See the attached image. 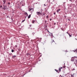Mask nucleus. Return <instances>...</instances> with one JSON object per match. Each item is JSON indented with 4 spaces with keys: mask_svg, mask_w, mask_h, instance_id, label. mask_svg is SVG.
Masks as SVG:
<instances>
[{
    "mask_svg": "<svg viewBox=\"0 0 77 77\" xmlns=\"http://www.w3.org/2000/svg\"><path fill=\"white\" fill-rule=\"evenodd\" d=\"M47 23V21L46 20L45 21V23Z\"/></svg>",
    "mask_w": 77,
    "mask_h": 77,
    "instance_id": "23",
    "label": "nucleus"
},
{
    "mask_svg": "<svg viewBox=\"0 0 77 77\" xmlns=\"http://www.w3.org/2000/svg\"><path fill=\"white\" fill-rule=\"evenodd\" d=\"M55 71H56V72H59L58 70H56V69H55Z\"/></svg>",
    "mask_w": 77,
    "mask_h": 77,
    "instance_id": "10",
    "label": "nucleus"
},
{
    "mask_svg": "<svg viewBox=\"0 0 77 77\" xmlns=\"http://www.w3.org/2000/svg\"><path fill=\"white\" fill-rule=\"evenodd\" d=\"M6 0H3V2H4L3 5H5V3H6Z\"/></svg>",
    "mask_w": 77,
    "mask_h": 77,
    "instance_id": "6",
    "label": "nucleus"
},
{
    "mask_svg": "<svg viewBox=\"0 0 77 77\" xmlns=\"http://www.w3.org/2000/svg\"><path fill=\"white\" fill-rule=\"evenodd\" d=\"M74 74H73V75H72V74H71V75L72 77H74Z\"/></svg>",
    "mask_w": 77,
    "mask_h": 77,
    "instance_id": "12",
    "label": "nucleus"
},
{
    "mask_svg": "<svg viewBox=\"0 0 77 77\" xmlns=\"http://www.w3.org/2000/svg\"><path fill=\"white\" fill-rule=\"evenodd\" d=\"M35 23V20H33L32 21V23H33H33Z\"/></svg>",
    "mask_w": 77,
    "mask_h": 77,
    "instance_id": "16",
    "label": "nucleus"
},
{
    "mask_svg": "<svg viewBox=\"0 0 77 77\" xmlns=\"http://www.w3.org/2000/svg\"><path fill=\"white\" fill-rule=\"evenodd\" d=\"M66 33H67V34H68V33H68V32H66Z\"/></svg>",
    "mask_w": 77,
    "mask_h": 77,
    "instance_id": "32",
    "label": "nucleus"
},
{
    "mask_svg": "<svg viewBox=\"0 0 77 77\" xmlns=\"http://www.w3.org/2000/svg\"><path fill=\"white\" fill-rule=\"evenodd\" d=\"M14 50H11V52H14Z\"/></svg>",
    "mask_w": 77,
    "mask_h": 77,
    "instance_id": "17",
    "label": "nucleus"
},
{
    "mask_svg": "<svg viewBox=\"0 0 77 77\" xmlns=\"http://www.w3.org/2000/svg\"><path fill=\"white\" fill-rule=\"evenodd\" d=\"M16 57V56L14 55L12 57V58H14V57Z\"/></svg>",
    "mask_w": 77,
    "mask_h": 77,
    "instance_id": "9",
    "label": "nucleus"
},
{
    "mask_svg": "<svg viewBox=\"0 0 77 77\" xmlns=\"http://www.w3.org/2000/svg\"><path fill=\"white\" fill-rule=\"evenodd\" d=\"M74 70H75V69H72V71H74Z\"/></svg>",
    "mask_w": 77,
    "mask_h": 77,
    "instance_id": "21",
    "label": "nucleus"
},
{
    "mask_svg": "<svg viewBox=\"0 0 77 77\" xmlns=\"http://www.w3.org/2000/svg\"><path fill=\"white\" fill-rule=\"evenodd\" d=\"M68 20H69V21H70V20H69V19H68Z\"/></svg>",
    "mask_w": 77,
    "mask_h": 77,
    "instance_id": "35",
    "label": "nucleus"
},
{
    "mask_svg": "<svg viewBox=\"0 0 77 77\" xmlns=\"http://www.w3.org/2000/svg\"><path fill=\"white\" fill-rule=\"evenodd\" d=\"M25 20L24 19V20H23L22 21V23H24V21H25Z\"/></svg>",
    "mask_w": 77,
    "mask_h": 77,
    "instance_id": "11",
    "label": "nucleus"
},
{
    "mask_svg": "<svg viewBox=\"0 0 77 77\" xmlns=\"http://www.w3.org/2000/svg\"><path fill=\"white\" fill-rule=\"evenodd\" d=\"M75 51H77V49Z\"/></svg>",
    "mask_w": 77,
    "mask_h": 77,
    "instance_id": "24",
    "label": "nucleus"
},
{
    "mask_svg": "<svg viewBox=\"0 0 77 77\" xmlns=\"http://www.w3.org/2000/svg\"><path fill=\"white\" fill-rule=\"evenodd\" d=\"M48 32H49V33H50V32H49V31H48Z\"/></svg>",
    "mask_w": 77,
    "mask_h": 77,
    "instance_id": "34",
    "label": "nucleus"
},
{
    "mask_svg": "<svg viewBox=\"0 0 77 77\" xmlns=\"http://www.w3.org/2000/svg\"><path fill=\"white\" fill-rule=\"evenodd\" d=\"M51 0H49V1L50 2V1Z\"/></svg>",
    "mask_w": 77,
    "mask_h": 77,
    "instance_id": "36",
    "label": "nucleus"
},
{
    "mask_svg": "<svg viewBox=\"0 0 77 77\" xmlns=\"http://www.w3.org/2000/svg\"><path fill=\"white\" fill-rule=\"evenodd\" d=\"M60 77H62L61 75H60Z\"/></svg>",
    "mask_w": 77,
    "mask_h": 77,
    "instance_id": "25",
    "label": "nucleus"
},
{
    "mask_svg": "<svg viewBox=\"0 0 77 77\" xmlns=\"http://www.w3.org/2000/svg\"><path fill=\"white\" fill-rule=\"evenodd\" d=\"M45 13H43V14H42V15H45Z\"/></svg>",
    "mask_w": 77,
    "mask_h": 77,
    "instance_id": "18",
    "label": "nucleus"
},
{
    "mask_svg": "<svg viewBox=\"0 0 77 77\" xmlns=\"http://www.w3.org/2000/svg\"><path fill=\"white\" fill-rule=\"evenodd\" d=\"M54 15H55L56 14V13L55 12L54 13Z\"/></svg>",
    "mask_w": 77,
    "mask_h": 77,
    "instance_id": "22",
    "label": "nucleus"
},
{
    "mask_svg": "<svg viewBox=\"0 0 77 77\" xmlns=\"http://www.w3.org/2000/svg\"><path fill=\"white\" fill-rule=\"evenodd\" d=\"M50 21H51V19H50Z\"/></svg>",
    "mask_w": 77,
    "mask_h": 77,
    "instance_id": "30",
    "label": "nucleus"
},
{
    "mask_svg": "<svg viewBox=\"0 0 77 77\" xmlns=\"http://www.w3.org/2000/svg\"><path fill=\"white\" fill-rule=\"evenodd\" d=\"M32 26V25H29V26L31 27Z\"/></svg>",
    "mask_w": 77,
    "mask_h": 77,
    "instance_id": "27",
    "label": "nucleus"
},
{
    "mask_svg": "<svg viewBox=\"0 0 77 77\" xmlns=\"http://www.w3.org/2000/svg\"><path fill=\"white\" fill-rule=\"evenodd\" d=\"M65 66H63V68H65Z\"/></svg>",
    "mask_w": 77,
    "mask_h": 77,
    "instance_id": "20",
    "label": "nucleus"
},
{
    "mask_svg": "<svg viewBox=\"0 0 77 77\" xmlns=\"http://www.w3.org/2000/svg\"><path fill=\"white\" fill-rule=\"evenodd\" d=\"M25 14H27V13H25Z\"/></svg>",
    "mask_w": 77,
    "mask_h": 77,
    "instance_id": "31",
    "label": "nucleus"
},
{
    "mask_svg": "<svg viewBox=\"0 0 77 77\" xmlns=\"http://www.w3.org/2000/svg\"><path fill=\"white\" fill-rule=\"evenodd\" d=\"M10 4H11V3H10V2H8V5H10Z\"/></svg>",
    "mask_w": 77,
    "mask_h": 77,
    "instance_id": "15",
    "label": "nucleus"
},
{
    "mask_svg": "<svg viewBox=\"0 0 77 77\" xmlns=\"http://www.w3.org/2000/svg\"><path fill=\"white\" fill-rule=\"evenodd\" d=\"M15 47H16V48L17 47V45H16V46H15Z\"/></svg>",
    "mask_w": 77,
    "mask_h": 77,
    "instance_id": "28",
    "label": "nucleus"
},
{
    "mask_svg": "<svg viewBox=\"0 0 77 77\" xmlns=\"http://www.w3.org/2000/svg\"><path fill=\"white\" fill-rule=\"evenodd\" d=\"M30 17H31V14H30L29 16L28 17V18H30Z\"/></svg>",
    "mask_w": 77,
    "mask_h": 77,
    "instance_id": "8",
    "label": "nucleus"
},
{
    "mask_svg": "<svg viewBox=\"0 0 77 77\" xmlns=\"http://www.w3.org/2000/svg\"><path fill=\"white\" fill-rule=\"evenodd\" d=\"M4 8H3V9L4 10H5L6 9H7V8H6V6H4Z\"/></svg>",
    "mask_w": 77,
    "mask_h": 77,
    "instance_id": "4",
    "label": "nucleus"
},
{
    "mask_svg": "<svg viewBox=\"0 0 77 77\" xmlns=\"http://www.w3.org/2000/svg\"><path fill=\"white\" fill-rule=\"evenodd\" d=\"M70 2H72V0H69Z\"/></svg>",
    "mask_w": 77,
    "mask_h": 77,
    "instance_id": "26",
    "label": "nucleus"
},
{
    "mask_svg": "<svg viewBox=\"0 0 77 77\" xmlns=\"http://www.w3.org/2000/svg\"><path fill=\"white\" fill-rule=\"evenodd\" d=\"M60 11V9H59L58 10H57V13H58L59 12V11Z\"/></svg>",
    "mask_w": 77,
    "mask_h": 77,
    "instance_id": "7",
    "label": "nucleus"
},
{
    "mask_svg": "<svg viewBox=\"0 0 77 77\" xmlns=\"http://www.w3.org/2000/svg\"><path fill=\"white\" fill-rule=\"evenodd\" d=\"M32 9V8H29V11H30Z\"/></svg>",
    "mask_w": 77,
    "mask_h": 77,
    "instance_id": "19",
    "label": "nucleus"
},
{
    "mask_svg": "<svg viewBox=\"0 0 77 77\" xmlns=\"http://www.w3.org/2000/svg\"><path fill=\"white\" fill-rule=\"evenodd\" d=\"M44 6H46V5H45V4H44Z\"/></svg>",
    "mask_w": 77,
    "mask_h": 77,
    "instance_id": "33",
    "label": "nucleus"
},
{
    "mask_svg": "<svg viewBox=\"0 0 77 77\" xmlns=\"http://www.w3.org/2000/svg\"><path fill=\"white\" fill-rule=\"evenodd\" d=\"M36 14L37 15H42V12H37Z\"/></svg>",
    "mask_w": 77,
    "mask_h": 77,
    "instance_id": "2",
    "label": "nucleus"
},
{
    "mask_svg": "<svg viewBox=\"0 0 77 77\" xmlns=\"http://www.w3.org/2000/svg\"><path fill=\"white\" fill-rule=\"evenodd\" d=\"M63 68V67H60L59 68V71L60 72V71H61V69H62Z\"/></svg>",
    "mask_w": 77,
    "mask_h": 77,
    "instance_id": "5",
    "label": "nucleus"
},
{
    "mask_svg": "<svg viewBox=\"0 0 77 77\" xmlns=\"http://www.w3.org/2000/svg\"><path fill=\"white\" fill-rule=\"evenodd\" d=\"M0 8H2V6H0Z\"/></svg>",
    "mask_w": 77,
    "mask_h": 77,
    "instance_id": "29",
    "label": "nucleus"
},
{
    "mask_svg": "<svg viewBox=\"0 0 77 77\" xmlns=\"http://www.w3.org/2000/svg\"><path fill=\"white\" fill-rule=\"evenodd\" d=\"M69 35L70 36V37H71V35H70V34L69 33H68Z\"/></svg>",
    "mask_w": 77,
    "mask_h": 77,
    "instance_id": "13",
    "label": "nucleus"
},
{
    "mask_svg": "<svg viewBox=\"0 0 77 77\" xmlns=\"http://www.w3.org/2000/svg\"><path fill=\"white\" fill-rule=\"evenodd\" d=\"M49 18V17H48V16L47 15L46 16V18Z\"/></svg>",
    "mask_w": 77,
    "mask_h": 77,
    "instance_id": "14",
    "label": "nucleus"
},
{
    "mask_svg": "<svg viewBox=\"0 0 77 77\" xmlns=\"http://www.w3.org/2000/svg\"><path fill=\"white\" fill-rule=\"evenodd\" d=\"M51 43H54L55 44H56V43H55V42L54 41V40H53V39L51 40Z\"/></svg>",
    "mask_w": 77,
    "mask_h": 77,
    "instance_id": "3",
    "label": "nucleus"
},
{
    "mask_svg": "<svg viewBox=\"0 0 77 77\" xmlns=\"http://www.w3.org/2000/svg\"><path fill=\"white\" fill-rule=\"evenodd\" d=\"M71 61L74 62L75 64H77V57H74L71 58Z\"/></svg>",
    "mask_w": 77,
    "mask_h": 77,
    "instance_id": "1",
    "label": "nucleus"
}]
</instances>
